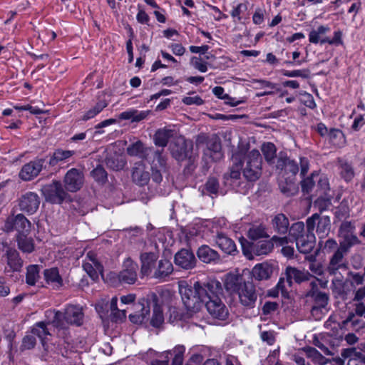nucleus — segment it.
<instances>
[{
    "mask_svg": "<svg viewBox=\"0 0 365 365\" xmlns=\"http://www.w3.org/2000/svg\"><path fill=\"white\" fill-rule=\"evenodd\" d=\"M179 293L190 315L198 312L205 305L213 318L225 320L228 316L227 308L220 298L222 287L217 280L203 283L195 282L192 285L181 282L179 284Z\"/></svg>",
    "mask_w": 365,
    "mask_h": 365,
    "instance_id": "f257e3e1",
    "label": "nucleus"
},
{
    "mask_svg": "<svg viewBox=\"0 0 365 365\" xmlns=\"http://www.w3.org/2000/svg\"><path fill=\"white\" fill-rule=\"evenodd\" d=\"M224 286L231 294H237L240 303L247 309L253 308L257 299L255 286L252 282H246L242 276L228 274L225 276Z\"/></svg>",
    "mask_w": 365,
    "mask_h": 365,
    "instance_id": "f03ea898",
    "label": "nucleus"
},
{
    "mask_svg": "<svg viewBox=\"0 0 365 365\" xmlns=\"http://www.w3.org/2000/svg\"><path fill=\"white\" fill-rule=\"evenodd\" d=\"M262 158L258 150L253 149L245 157L243 175L249 181L257 180L262 174Z\"/></svg>",
    "mask_w": 365,
    "mask_h": 365,
    "instance_id": "7ed1b4c3",
    "label": "nucleus"
},
{
    "mask_svg": "<svg viewBox=\"0 0 365 365\" xmlns=\"http://www.w3.org/2000/svg\"><path fill=\"white\" fill-rule=\"evenodd\" d=\"M240 243L244 255L249 259H252L255 255H267L274 248L273 244L269 240L253 242L242 238L240 240Z\"/></svg>",
    "mask_w": 365,
    "mask_h": 365,
    "instance_id": "20e7f679",
    "label": "nucleus"
},
{
    "mask_svg": "<svg viewBox=\"0 0 365 365\" xmlns=\"http://www.w3.org/2000/svg\"><path fill=\"white\" fill-rule=\"evenodd\" d=\"M307 230L314 232L316 230L320 239L325 238L329 234L331 230V220L329 217L321 215L318 213L313 214L306 220Z\"/></svg>",
    "mask_w": 365,
    "mask_h": 365,
    "instance_id": "39448f33",
    "label": "nucleus"
},
{
    "mask_svg": "<svg viewBox=\"0 0 365 365\" xmlns=\"http://www.w3.org/2000/svg\"><path fill=\"white\" fill-rule=\"evenodd\" d=\"M206 143L207 148L204 150V158L207 160L210 159L211 161L220 160L223 154L221 151V144L217 138H208L203 133L197 135L196 139L197 145Z\"/></svg>",
    "mask_w": 365,
    "mask_h": 365,
    "instance_id": "423d86ee",
    "label": "nucleus"
},
{
    "mask_svg": "<svg viewBox=\"0 0 365 365\" xmlns=\"http://www.w3.org/2000/svg\"><path fill=\"white\" fill-rule=\"evenodd\" d=\"M138 264L130 258H127L123 262L122 270L118 274L111 273L110 275L120 284H133L138 278Z\"/></svg>",
    "mask_w": 365,
    "mask_h": 365,
    "instance_id": "0eeeda50",
    "label": "nucleus"
},
{
    "mask_svg": "<svg viewBox=\"0 0 365 365\" xmlns=\"http://www.w3.org/2000/svg\"><path fill=\"white\" fill-rule=\"evenodd\" d=\"M41 191L46 200L54 204H61L69 197L59 181H53L44 185Z\"/></svg>",
    "mask_w": 365,
    "mask_h": 365,
    "instance_id": "6e6552de",
    "label": "nucleus"
},
{
    "mask_svg": "<svg viewBox=\"0 0 365 365\" xmlns=\"http://www.w3.org/2000/svg\"><path fill=\"white\" fill-rule=\"evenodd\" d=\"M31 226V222L23 214H18L6 218L3 230L6 232L16 230L18 235L29 234Z\"/></svg>",
    "mask_w": 365,
    "mask_h": 365,
    "instance_id": "1a4fd4ad",
    "label": "nucleus"
},
{
    "mask_svg": "<svg viewBox=\"0 0 365 365\" xmlns=\"http://www.w3.org/2000/svg\"><path fill=\"white\" fill-rule=\"evenodd\" d=\"M346 253L338 248L332 253L329 259L326 270L329 274L335 276L339 273V270L347 269Z\"/></svg>",
    "mask_w": 365,
    "mask_h": 365,
    "instance_id": "9d476101",
    "label": "nucleus"
},
{
    "mask_svg": "<svg viewBox=\"0 0 365 365\" xmlns=\"http://www.w3.org/2000/svg\"><path fill=\"white\" fill-rule=\"evenodd\" d=\"M192 142L185 138H178L171 146L172 156L178 161H182L190 158L192 150Z\"/></svg>",
    "mask_w": 365,
    "mask_h": 365,
    "instance_id": "9b49d317",
    "label": "nucleus"
},
{
    "mask_svg": "<svg viewBox=\"0 0 365 365\" xmlns=\"http://www.w3.org/2000/svg\"><path fill=\"white\" fill-rule=\"evenodd\" d=\"M63 182L68 191L76 192L82 187L84 183L83 173L78 169L71 168L65 175Z\"/></svg>",
    "mask_w": 365,
    "mask_h": 365,
    "instance_id": "f8f14e48",
    "label": "nucleus"
},
{
    "mask_svg": "<svg viewBox=\"0 0 365 365\" xmlns=\"http://www.w3.org/2000/svg\"><path fill=\"white\" fill-rule=\"evenodd\" d=\"M40 198L34 192H27L22 195L19 200V209L29 215L35 213L38 209Z\"/></svg>",
    "mask_w": 365,
    "mask_h": 365,
    "instance_id": "ddd939ff",
    "label": "nucleus"
},
{
    "mask_svg": "<svg viewBox=\"0 0 365 365\" xmlns=\"http://www.w3.org/2000/svg\"><path fill=\"white\" fill-rule=\"evenodd\" d=\"M44 160L38 159L25 164L20 173L19 177L24 181H29L38 175L43 168Z\"/></svg>",
    "mask_w": 365,
    "mask_h": 365,
    "instance_id": "4468645a",
    "label": "nucleus"
},
{
    "mask_svg": "<svg viewBox=\"0 0 365 365\" xmlns=\"http://www.w3.org/2000/svg\"><path fill=\"white\" fill-rule=\"evenodd\" d=\"M174 262L182 269H191L195 267L197 259L191 250L181 249L175 255Z\"/></svg>",
    "mask_w": 365,
    "mask_h": 365,
    "instance_id": "2eb2a0df",
    "label": "nucleus"
},
{
    "mask_svg": "<svg viewBox=\"0 0 365 365\" xmlns=\"http://www.w3.org/2000/svg\"><path fill=\"white\" fill-rule=\"evenodd\" d=\"M145 160L150 164V169H166L167 158L163 148L156 150L151 147Z\"/></svg>",
    "mask_w": 365,
    "mask_h": 365,
    "instance_id": "dca6fc26",
    "label": "nucleus"
},
{
    "mask_svg": "<svg viewBox=\"0 0 365 365\" xmlns=\"http://www.w3.org/2000/svg\"><path fill=\"white\" fill-rule=\"evenodd\" d=\"M5 255L6 257L7 267H5L4 272H20L23 267L24 261L20 257L18 251L13 248H8L6 251Z\"/></svg>",
    "mask_w": 365,
    "mask_h": 365,
    "instance_id": "f3484780",
    "label": "nucleus"
},
{
    "mask_svg": "<svg viewBox=\"0 0 365 365\" xmlns=\"http://www.w3.org/2000/svg\"><path fill=\"white\" fill-rule=\"evenodd\" d=\"M158 258V255L155 252H150L140 254V274L142 277L149 276L152 274L153 267H155Z\"/></svg>",
    "mask_w": 365,
    "mask_h": 365,
    "instance_id": "a211bd4d",
    "label": "nucleus"
},
{
    "mask_svg": "<svg viewBox=\"0 0 365 365\" xmlns=\"http://www.w3.org/2000/svg\"><path fill=\"white\" fill-rule=\"evenodd\" d=\"M132 179L134 182L140 186L148 183L150 175L145 170V165L142 161L134 163L132 170Z\"/></svg>",
    "mask_w": 365,
    "mask_h": 365,
    "instance_id": "6ab92c4d",
    "label": "nucleus"
},
{
    "mask_svg": "<svg viewBox=\"0 0 365 365\" xmlns=\"http://www.w3.org/2000/svg\"><path fill=\"white\" fill-rule=\"evenodd\" d=\"M270 225L277 234L286 235L289 229V221L284 214L278 213L272 217Z\"/></svg>",
    "mask_w": 365,
    "mask_h": 365,
    "instance_id": "aec40b11",
    "label": "nucleus"
},
{
    "mask_svg": "<svg viewBox=\"0 0 365 365\" xmlns=\"http://www.w3.org/2000/svg\"><path fill=\"white\" fill-rule=\"evenodd\" d=\"M137 311L129 315L130 322L133 324H140L145 319H148V317L150 314V307L148 302L142 299L138 304H135Z\"/></svg>",
    "mask_w": 365,
    "mask_h": 365,
    "instance_id": "412c9836",
    "label": "nucleus"
},
{
    "mask_svg": "<svg viewBox=\"0 0 365 365\" xmlns=\"http://www.w3.org/2000/svg\"><path fill=\"white\" fill-rule=\"evenodd\" d=\"M285 274L287 282L289 287L292 286V280L296 283L300 284L303 282L309 281L312 277L308 271L300 270L292 267H287L286 268Z\"/></svg>",
    "mask_w": 365,
    "mask_h": 365,
    "instance_id": "4be33fe9",
    "label": "nucleus"
},
{
    "mask_svg": "<svg viewBox=\"0 0 365 365\" xmlns=\"http://www.w3.org/2000/svg\"><path fill=\"white\" fill-rule=\"evenodd\" d=\"M306 297H311L315 303V305L311 309L313 316L317 314L322 309L325 308L329 301V294L321 291L319 292H307Z\"/></svg>",
    "mask_w": 365,
    "mask_h": 365,
    "instance_id": "5701e85b",
    "label": "nucleus"
},
{
    "mask_svg": "<svg viewBox=\"0 0 365 365\" xmlns=\"http://www.w3.org/2000/svg\"><path fill=\"white\" fill-rule=\"evenodd\" d=\"M197 256L204 263H218L220 261L219 253L208 245H202L197 250Z\"/></svg>",
    "mask_w": 365,
    "mask_h": 365,
    "instance_id": "b1692460",
    "label": "nucleus"
},
{
    "mask_svg": "<svg viewBox=\"0 0 365 365\" xmlns=\"http://www.w3.org/2000/svg\"><path fill=\"white\" fill-rule=\"evenodd\" d=\"M106 166L115 171L123 170L126 164L125 157L116 151H109L105 158Z\"/></svg>",
    "mask_w": 365,
    "mask_h": 365,
    "instance_id": "393cba45",
    "label": "nucleus"
},
{
    "mask_svg": "<svg viewBox=\"0 0 365 365\" xmlns=\"http://www.w3.org/2000/svg\"><path fill=\"white\" fill-rule=\"evenodd\" d=\"M215 243L218 247L227 255H235L237 252L235 242L222 232H218L215 237Z\"/></svg>",
    "mask_w": 365,
    "mask_h": 365,
    "instance_id": "a878e982",
    "label": "nucleus"
},
{
    "mask_svg": "<svg viewBox=\"0 0 365 365\" xmlns=\"http://www.w3.org/2000/svg\"><path fill=\"white\" fill-rule=\"evenodd\" d=\"M176 134V130L170 127H165L156 130L153 141L155 145L165 148L169 140Z\"/></svg>",
    "mask_w": 365,
    "mask_h": 365,
    "instance_id": "bb28decb",
    "label": "nucleus"
},
{
    "mask_svg": "<svg viewBox=\"0 0 365 365\" xmlns=\"http://www.w3.org/2000/svg\"><path fill=\"white\" fill-rule=\"evenodd\" d=\"M295 242L297 248L301 253L307 254L314 247L316 237L314 232L307 230V235L297 239Z\"/></svg>",
    "mask_w": 365,
    "mask_h": 365,
    "instance_id": "cd10ccee",
    "label": "nucleus"
},
{
    "mask_svg": "<svg viewBox=\"0 0 365 365\" xmlns=\"http://www.w3.org/2000/svg\"><path fill=\"white\" fill-rule=\"evenodd\" d=\"M66 322L67 324L81 326L83 324V313L78 306L69 305L65 309Z\"/></svg>",
    "mask_w": 365,
    "mask_h": 365,
    "instance_id": "c85d7f7f",
    "label": "nucleus"
},
{
    "mask_svg": "<svg viewBox=\"0 0 365 365\" xmlns=\"http://www.w3.org/2000/svg\"><path fill=\"white\" fill-rule=\"evenodd\" d=\"M273 272V267L268 262H262L256 264L252 270L253 278L257 281L267 280L271 277Z\"/></svg>",
    "mask_w": 365,
    "mask_h": 365,
    "instance_id": "c756f323",
    "label": "nucleus"
},
{
    "mask_svg": "<svg viewBox=\"0 0 365 365\" xmlns=\"http://www.w3.org/2000/svg\"><path fill=\"white\" fill-rule=\"evenodd\" d=\"M46 322L48 324H52L58 329H63L67 324L66 322V314L55 309H49L45 312Z\"/></svg>",
    "mask_w": 365,
    "mask_h": 365,
    "instance_id": "7c9ffc66",
    "label": "nucleus"
},
{
    "mask_svg": "<svg viewBox=\"0 0 365 365\" xmlns=\"http://www.w3.org/2000/svg\"><path fill=\"white\" fill-rule=\"evenodd\" d=\"M343 359H349L347 365H364L365 356L355 348L344 349L341 353Z\"/></svg>",
    "mask_w": 365,
    "mask_h": 365,
    "instance_id": "2f4dec72",
    "label": "nucleus"
},
{
    "mask_svg": "<svg viewBox=\"0 0 365 365\" xmlns=\"http://www.w3.org/2000/svg\"><path fill=\"white\" fill-rule=\"evenodd\" d=\"M151 147H146L140 140L129 145L126 148V152L130 156H135L142 159H145L150 151Z\"/></svg>",
    "mask_w": 365,
    "mask_h": 365,
    "instance_id": "473e14b6",
    "label": "nucleus"
},
{
    "mask_svg": "<svg viewBox=\"0 0 365 365\" xmlns=\"http://www.w3.org/2000/svg\"><path fill=\"white\" fill-rule=\"evenodd\" d=\"M173 271L172 263L168 259H160L157 264V271H153L152 278L163 279L169 276Z\"/></svg>",
    "mask_w": 365,
    "mask_h": 365,
    "instance_id": "72a5a7b5",
    "label": "nucleus"
},
{
    "mask_svg": "<svg viewBox=\"0 0 365 365\" xmlns=\"http://www.w3.org/2000/svg\"><path fill=\"white\" fill-rule=\"evenodd\" d=\"M348 285V280L343 281L342 276L335 275L331 280V289L332 292L336 293L342 298L346 297L351 289H346V287Z\"/></svg>",
    "mask_w": 365,
    "mask_h": 365,
    "instance_id": "f704fd0d",
    "label": "nucleus"
},
{
    "mask_svg": "<svg viewBox=\"0 0 365 365\" xmlns=\"http://www.w3.org/2000/svg\"><path fill=\"white\" fill-rule=\"evenodd\" d=\"M150 113V110L130 109L121 113L119 115V118L122 120H131L132 122H140L145 119Z\"/></svg>",
    "mask_w": 365,
    "mask_h": 365,
    "instance_id": "c9c22d12",
    "label": "nucleus"
},
{
    "mask_svg": "<svg viewBox=\"0 0 365 365\" xmlns=\"http://www.w3.org/2000/svg\"><path fill=\"white\" fill-rule=\"evenodd\" d=\"M43 274L46 282L53 287L59 288L63 285V279L59 274L58 268L46 269L44 270Z\"/></svg>",
    "mask_w": 365,
    "mask_h": 365,
    "instance_id": "e433bc0d",
    "label": "nucleus"
},
{
    "mask_svg": "<svg viewBox=\"0 0 365 365\" xmlns=\"http://www.w3.org/2000/svg\"><path fill=\"white\" fill-rule=\"evenodd\" d=\"M219 189L218 180L215 177L208 178L205 185L200 188L202 195H208L211 196H217L220 193Z\"/></svg>",
    "mask_w": 365,
    "mask_h": 365,
    "instance_id": "4c0bfd02",
    "label": "nucleus"
},
{
    "mask_svg": "<svg viewBox=\"0 0 365 365\" xmlns=\"http://www.w3.org/2000/svg\"><path fill=\"white\" fill-rule=\"evenodd\" d=\"M247 237L252 240H257L262 238H269L264 225H252L247 231Z\"/></svg>",
    "mask_w": 365,
    "mask_h": 365,
    "instance_id": "58836bf2",
    "label": "nucleus"
},
{
    "mask_svg": "<svg viewBox=\"0 0 365 365\" xmlns=\"http://www.w3.org/2000/svg\"><path fill=\"white\" fill-rule=\"evenodd\" d=\"M232 160L233 162V165L230 168V173L228 174H225L224 178L227 179L229 177L232 180H237L240 177V170L242 168L241 162V154L238 153L233 154Z\"/></svg>",
    "mask_w": 365,
    "mask_h": 365,
    "instance_id": "ea45409f",
    "label": "nucleus"
},
{
    "mask_svg": "<svg viewBox=\"0 0 365 365\" xmlns=\"http://www.w3.org/2000/svg\"><path fill=\"white\" fill-rule=\"evenodd\" d=\"M329 342V336L327 335H323L320 338L314 337V344L319 348L326 355L332 356L334 354V352L330 351L327 346V344ZM338 340L333 338V351L338 346Z\"/></svg>",
    "mask_w": 365,
    "mask_h": 365,
    "instance_id": "a19ab883",
    "label": "nucleus"
},
{
    "mask_svg": "<svg viewBox=\"0 0 365 365\" xmlns=\"http://www.w3.org/2000/svg\"><path fill=\"white\" fill-rule=\"evenodd\" d=\"M341 237L339 250L348 254L350 248L359 243V240L355 235H339Z\"/></svg>",
    "mask_w": 365,
    "mask_h": 365,
    "instance_id": "79ce46f5",
    "label": "nucleus"
},
{
    "mask_svg": "<svg viewBox=\"0 0 365 365\" xmlns=\"http://www.w3.org/2000/svg\"><path fill=\"white\" fill-rule=\"evenodd\" d=\"M349 324H351V328L356 331H359L365 327V321L361 317H358V315H355L352 312H349L346 318L342 322L344 326H346Z\"/></svg>",
    "mask_w": 365,
    "mask_h": 365,
    "instance_id": "37998d69",
    "label": "nucleus"
},
{
    "mask_svg": "<svg viewBox=\"0 0 365 365\" xmlns=\"http://www.w3.org/2000/svg\"><path fill=\"white\" fill-rule=\"evenodd\" d=\"M28 234L17 235V243L19 248L24 252L31 253L34 250L33 240L27 237Z\"/></svg>",
    "mask_w": 365,
    "mask_h": 365,
    "instance_id": "c03bdc74",
    "label": "nucleus"
},
{
    "mask_svg": "<svg viewBox=\"0 0 365 365\" xmlns=\"http://www.w3.org/2000/svg\"><path fill=\"white\" fill-rule=\"evenodd\" d=\"M84 270L88 273L93 280L98 279V274H103V265L98 262L95 261L94 265L90 262H85L83 265Z\"/></svg>",
    "mask_w": 365,
    "mask_h": 365,
    "instance_id": "a18cd8bd",
    "label": "nucleus"
},
{
    "mask_svg": "<svg viewBox=\"0 0 365 365\" xmlns=\"http://www.w3.org/2000/svg\"><path fill=\"white\" fill-rule=\"evenodd\" d=\"M74 154V151L73 150H65L63 149H57L56 150L53 155L49 160V165L51 166H54L57 165L59 162L64 161L69 158H71Z\"/></svg>",
    "mask_w": 365,
    "mask_h": 365,
    "instance_id": "49530a36",
    "label": "nucleus"
},
{
    "mask_svg": "<svg viewBox=\"0 0 365 365\" xmlns=\"http://www.w3.org/2000/svg\"><path fill=\"white\" fill-rule=\"evenodd\" d=\"M47 324H48L46 322H38L34 326L31 330L32 334L40 339L43 346L45 345V339L46 336L51 335L46 327Z\"/></svg>",
    "mask_w": 365,
    "mask_h": 365,
    "instance_id": "de8ad7c7",
    "label": "nucleus"
},
{
    "mask_svg": "<svg viewBox=\"0 0 365 365\" xmlns=\"http://www.w3.org/2000/svg\"><path fill=\"white\" fill-rule=\"evenodd\" d=\"M107 106L108 103L105 100H101L98 101L92 108L85 113V114L81 117V120L86 121L94 118L98 113H100Z\"/></svg>",
    "mask_w": 365,
    "mask_h": 365,
    "instance_id": "09e8293b",
    "label": "nucleus"
},
{
    "mask_svg": "<svg viewBox=\"0 0 365 365\" xmlns=\"http://www.w3.org/2000/svg\"><path fill=\"white\" fill-rule=\"evenodd\" d=\"M289 235L290 237L296 241L299 237H304L307 235V231H305L304 223L303 222H297L293 223L289 229Z\"/></svg>",
    "mask_w": 365,
    "mask_h": 365,
    "instance_id": "8fccbe9b",
    "label": "nucleus"
},
{
    "mask_svg": "<svg viewBox=\"0 0 365 365\" xmlns=\"http://www.w3.org/2000/svg\"><path fill=\"white\" fill-rule=\"evenodd\" d=\"M309 357L312 359L314 363L319 365H325L331 362V359L325 358L315 348L308 347L306 349Z\"/></svg>",
    "mask_w": 365,
    "mask_h": 365,
    "instance_id": "3c124183",
    "label": "nucleus"
},
{
    "mask_svg": "<svg viewBox=\"0 0 365 365\" xmlns=\"http://www.w3.org/2000/svg\"><path fill=\"white\" fill-rule=\"evenodd\" d=\"M338 247L337 242L333 238L327 239L325 241L321 239L319 242V247L325 255L333 253Z\"/></svg>",
    "mask_w": 365,
    "mask_h": 365,
    "instance_id": "603ef678",
    "label": "nucleus"
},
{
    "mask_svg": "<svg viewBox=\"0 0 365 365\" xmlns=\"http://www.w3.org/2000/svg\"><path fill=\"white\" fill-rule=\"evenodd\" d=\"M185 350V349L183 346L178 345L173 351L167 352L166 356H173L171 365H182Z\"/></svg>",
    "mask_w": 365,
    "mask_h": 365,
    "instance_id": "864d4df0",
    "label": "nucleus"
},
{
    "mask_svg": "<svg viewBox=\"0 0 365 365\" xmlns=\"http://www.w3.org/2000/svg\"><path fill=\"white\" fill-rule=\"evenodd\" d=\"M39 266L36 264L29 265L27 267L26 282L29 285H34L39 279Z\"/></svg>",
    "mask_w": 365,
    "mask_h": 365,
    "instance_id": "5fc2aeb1",
    "label": "nucleus"
},
{
    "mask_svg": "<svg viewBox=\"0 0 365 365\" xmlns=\"http://www.w3.org/2000/svg\"><path fill=\"white\" fill-rule=\"evenodd\" d=\"M164 322V316L161 307L157 304L153 308V316L150 320V324L155 328L160 327Z\"/></svg>",
    "mask_w": 365,
    "mask_h": 365,
    "instance_id": "6e6d98bb",
    "label": "nucleus"
},
{
    "mask_svg": "<svg viewBox=\"0 0 365 365\" xmlns=\"http://www.w3.org/2000/svg\"><path fill=\"white\" fill-rule=\"evenodd\" d=\"M262 151L268 163H271L276 157V147L272 143H264L262 145Z\"/></svg>",
    "mask_w": 365,
    "mask_h": 365,
    "instance_id": "4d7b16f0",
    "label": "nucleus"
},
{
    "mask_svg": "<svg viewBox=\"0 0 365 365\" xmlns=\"http://www.w3.org/2000/svg\"><path fill=\"white\" fill-rule=\"evenodd\" d=\"M91 176L96 181L100 183H105L108 179V175L102 165H98L91 172Z\"/></svg>",
    "mask_w": 365,
    "mask_h": 365,
    "instance_id": "13d9d810",
    "label": "nucleus"
},
{
    "mask_svg": "<svg viewBox=\"0 0 365 365\" xmlns=\"http://www.w3.org/2000/svg\"><path fill=\"white\" fill-rule=\"evenodd\" d=\"M364 275L357 272H349L348 276L351 277L350 280H348V284L351 286L353 289H355L357 286L362 285L364 282Z\"/></svg>",
    "mask_w": 365,
    "mask_h": 365,
    "instance_id": "bf43d9fd",
    "label": "nucleus"
},
{
    "mask_svg": "<svg viewBox=\"0 0 365 365\" xmlns=\"http://www.w3.org/2000/svg\"><path fill=\"white\" fill-rule=\"evenodd\" d=\"M335 216L339 220L346 219L349 216V208L347 202L342 201L341 202V204L336 208Z\"/></svg>",
    "mask_w": 365,
    "mask_h": 365,
    "instance_id": "052dcab7",
    "label": "nucleus"
},
{
    "mask_svg": "<svg viewBox=\"0 0 365 365\" xmlns=\"http://www.w3.org/2000/svg\"><path fill=\"white\" fill-rule=\"evenodd\" d=\"M341 175L346 181H350L354 176L353 168L347 163H341Z\"/></svg>",
    "mask_w": 365,
    "mask_h": 365,
    "instance_id": "680f3d73",
    "label": "nucleus"
},
{
    "mask_svg": "<svg viewBox=\"0 0 365 365\" xmlns=\"http://www.w3.org/2000/svg\"><path fill=\"white\" fill-rule=\"evenodd\" d=\"M282 73L283 76L289 78L302 77L303 78H308L309 77V71L307 69L294 71L283 70Z\"/></svg>",
    "mask_w": 365,
    "mask_h": 365,
    "instance_id": "e2e57ef3",
    "label": "nucleus"
},
{
    "mask_svg": "<svg viewBox=\"0 0 365 365\" xmlns=\"http://www.w3.org/2000/svg\"><path fill=\"white\" fill-rule=\"evenodd\" d=\"M279 187L282 193L287 196H292L297 192V187L294 182L291 180L287 182L285 185L283 183L279 184Z\"/></svg>",
    "mask_w": 365,
    "mask_h": 365,
    "instance_id": "0e129e2a",
    "label": "nucleus"
},
{
    "mask_svg": "<svg viewBox=\"0 0 365 365\" xmlns=\"http://www.w3.org/2000/svg\"><path fill=\"white\" fill-rule=\"evenodd\" d=\"M190 63L195 69L198 70L200 72L204 73L207 71V63L203 61L202 58L200 57H192Z\"/></svg>",
    "mask_w": 365,
    "mask_h": 365,
    "instance_id": "69168bd1",
    "label": "nucleus"
},
{
    "mask_svg": "<svg viewBox=\"0 0 365 365\" xmlns=\"http://www.w3.org/2000/svg\"><path fill=\"white\" fill-rule=\"evenodd\" d=\"M354 225L351 222L344 221L341 223L339 227V235H354Z\"/></svg>",
    "mask_w": 365,
    "mask_h": 365,
    "instance_id": "338daca9",
    "label": "nucleus"
},
{
    "mask_svg": "<svg viewBox=\"0 0 365 365\" xmlns=\"http://www.w3.org/2000/svg\"><path fill=\"white\" fill-rule=\"evenodd\" d=\"M309 269L317 276H321L324 273V267L322 263L314 260L309 264Z\"/></svg>",
    "mask_w": 365,
    "mask_h": 365,
    "instance_id": "774afa93",
    "label": "nucleus"
}]
</instances>
